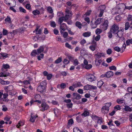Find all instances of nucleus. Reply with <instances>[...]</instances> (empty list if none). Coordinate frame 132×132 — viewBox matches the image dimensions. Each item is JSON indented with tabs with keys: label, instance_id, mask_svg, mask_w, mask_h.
Segmentation results:
<instances>
[{
	"label": "nucleus",
	"instance_id": "c03bdc74",
	"mask_svg": "<svg viewBox=\"0 0 132 132\" xmlns=\"http://www.w3.org/2000/svg\"><path fill=\"white\" fill-rule=\"evenodd\" d=\"M90 85H86L84 87V89L85 90H89L90 89Z\"/></svg>",
	"mask_w": 132,
	"mask_h": 132
},
{
	"label": "nucleus",
	"instance_id": "2f4dec72",
	"mask_svg": "<svg viewBox=\"0 0 132 132\" xmlns=\"http://www.w3.org/2000/svg\"><path fill=\"white\" fill-rule=\"evenodd\" d=\"M33 14L35 15H37L39 14L40 13L39 11L38 10H34L32 12Z\"/></svg>",
	"mask_w": 132,
	"mask_h": 132
},
{
	"label": "nucleus",
	"instance_id": "473e14b6",
	"mask_svg": "<svg viewBox=\"0 0 132 132\" xmlns=\"http://www.w3.org/2000/svg\"><path fill=\"white\" fill-rule=\"evenodd\" d=\"M3 68H2V70H3L4 69H7L8 68H9L10 66L9 65L7 64H3Z\"/></svg>",
	"mask_w": 132,
	"mask_h": 132
},
{
	"label": "nucleus",
	"instance_id": "052dcab7",
	"mask_svg": "<svg viewBox=\"0 0 132 132\" xmlns=\"http://www.w3.org/2000/svg\"><path fill=\"white\" fill-rule=\"evenodd\" d=\"M114 108L115 110H120L121 109L120 106L119 105L115 106L114 107Z\"/></svg>",
	"mask_w": 132,
	"mask_h": 132
},
{
	"label": "nucleus",
	"instance_id": "37998d69",
	"mask_svg": "<svg viewBox=\"0 0 132 132\" xmlns=\"http://www.w3.org/2000/svg\"><path fill=\"white\" fill-rule=\"evenodd\" d=\"M114 49L115 51L118 52H119L121 51L120 48L118 46H115L114 47Z\"/></svg>",
	"mask_w": 132,
	"mask_h": 132
},
{
	"label": "nucleus",
	"instance_id": "4d7b16f0",
	"mask_svg": "<svg viewBox=\"0 0 132 132\" xmlns=\"http://www.w3.org/2000/svg\"><path fill=\"white\" fill-rule=\"evenodd\" d=\"M100 37L101 36L100 35H97L95 37V40L97 41H99L100 38Z\"/></svg>",
	"mask_w": 132,
	"mask_h": 132
},
{
	"label": "nucleus",
	"instance_id": "13d9d810",
	"mask_svg": "<svg viewBox=\"0 0 132 132\" xmlns=\"http://www.w3.org/2000/svg\"><path fill=\"white\" fill-rule=\"evenodd\" d=\"M73 104L72 103H69L67 104V106L68 108H70L72 107Z\"/></svg>",
	"mask_w": 132,
	"mask_h": 132
},
{
	"label": "nucleus",
	"instance_id": "b1692460",
	"mask_svg": "<svg viewBox=\"0 0 132 132\" xmlns=\"http://www.w3.org/2000/svg\"><path fill=\"white\" fill-rule=\"evenodd\" d=\"M36 55H38L36 50H34L31 53V56H35Z\"/></svg>",
	"mask_w": 132,
	"mask_h": 132
},
{
	"label": "nucleus",
	"instance_id": "58836bf2",
	"mask_svg": "<svg viewBox=\"0 0 132 132\" xmlns=\"http://www.w3.org/2000/svg\"><path fill=\"white\" fill-rule=\"evenodd\" d=\"M63 21H65V20H64V17H61L59 19V21L60 24H61Z\"/></svg>",
	"mask_w": 132,
	"mask_h": 132
},
{
	"label": "nucleus",
	"instance_id": "4c0bfd02",
	"mask_svg": "<svg viewBox=\"0 0 132 132\" xmlns=\"http://www.w3.org/2000/svg\"><path fill=\"white\" fill-rule=\"evenodd\" d=\"M62 61V58L61 57H59L55 61V63L57 64L60 63Z\"/></svg>",
	"mask_w": 132,
	"mask_h": 132
},
{
	"label": "nucleus",
	"instance_id": "cd10ccee",
	"mask_svg": "<svg viewBox=\"0 0 132 132\" xmlns=\"http://www.w3.org/2000/svg\"><path fill=\"white\" fill-rule=\"evenodd\" d=\"M102 32V30L99 28L97 29L95 31L96 34L97 35H99Z\"/></svg>",
	"mask_w": 132,
	"mask_h": 132
},
{
	"label": "nucleus",
	"instance_id": "de8ad7c7",
	"mask_svg": "<svg viewBox=\"0 0 132 132\" xmlns=\"http://www.w3.org/2000/svg\"><path fill=\"white\" fill-rule=\"evenodd\" d=\"M100 9V10L104 11L106 8V6L105 5H102L100 6L99 7Z\"/></svg>",
	"mask_w": 132,
	"mask_h": 132
},
{
	"label": "nucleus",
	"instance_id": "69168bd1",
	"mask_svg": "<svg viewBox=\"0 0 132 132\" xmlns=\"http://www.w3.org/2000/svg\"><path fill=\"white\" fill-rule=\"evenodd\" d=\"M47 76V79L48 80H50L52 77V75L51 74H48Z\"/></svg>",
	"mask_w": 132,
	"mask_h": 132
},
{
	"label": "nucleus",
	"instance_id": "a878e982",
	"mask_svg": "<svg viewBox=\"0 0 132 132\" xmlns=\"http://www.w3.org/2000/svg\"><path fill=\"white\" fill-rule=\"evenodd\" d=\"M103 83V82L101 80L98 81L97 83V87L100 88Z\"/></svg>",
	"mask_w": 132,
	"mask_h": 132
},
{
	"label": "nucleus",
	"instance_id": "393cba45",
	"mask_svg": "<svg viewBox=\"0 0 132 132\" xmlns=\"http://www.w3.org/2000/svg\"><path fill=\"white\" fill-rule=\"evenodd\" d=\"M124 110L125 111H132V109L127 106H125Z\"/></svg>",
	"mask_w": 132,
	"mask_h": 132
},
{
	"label": "nucleus",
	"instance_id": "9d476101",
	"mask_svg": "<svg viewBox=\"0 0 132 132\" xmlns=\"http://www.w3.org/2000/svg\"><path fill=\"white\" fill-rule=\"evenodd\" d=\"M129 27L132 28V23L130 24V23L129 22H127L125 24V30H128Z\"/></svg>",
	"mask_w": 132,
	"mask_h": 132
},
{
	"label": "nucleus",
	"instance_id": "c9c22d12",
	"mask_svg": "<svg viewBox=\"0 0 132 132\" xmlns=\"http://www.w3.org/2000/svg\"><path fill=\"white\" fill-rule=\"evenodd\" d=\"M101 62V60H95V63L96 65L98 66L100 65Z\"/></svg>",
	"mask_w": 132,
	"mask_h": 132
},
{
	"label": "nucleus",
	"instance_id": "a19ab883",
	"mask_svg": "<svg viewBox=\"0 0 132 132\" xmlns=\"http://www.w3.org/2000/svg\"><path fill=\"white\" fill-rule=\"evenodd\" d=\"M115 19L117 22H119L121 20V18L120 15H119L115 17Z\"/></svg>",
	"mask_w": 132,
	"mask_h": 132
},
{
	"label": "nucleus",
	"instance_id": "f03ea898",
	"mask_svg": "<svg viewBox=\"0 0 132 132\" xmlns=\"http://www.w3.org/2000/svg\"><path fill=\"white\" fill-rule=\"evenodd\" d=\"M119 29V27L116 24H114L112 26L110 30V31L115 34L118 30Z\"/></svg>",
	"mask_w": 132,
	"mask_h": 132
},
{
	"label": "nucleus",
	"instance_id": "412c9836",
	"mask_svg": "<svg viewBox=\"0 0 132 132\" xmlns=\"http://www.w3.org/2000/svg\"><path fill=\"white\" fill-rule=\"evenodd\" d=\"M75 26L78 27L79 29H80L81 28L82 26L81 24L79 21H77L75 23Z\"/></svg>",
	"mask_w": 132,
	"mask_h": 132
},
{
	"label": "nucleus",
	"instance_id": "a211bd4d",
	"mask_svg": "<svg viewBox=\"0 0 132 132\" xmlns=\"http://www.w3.org/2000/svg\"><path fill=\"white\" fill-rule=\"evenodd\" d=\"M39 27H37L35 30L33 31L34 32H36V34H40L42 33V30L41 29H38Z\"/></svg>",
	"mask_w": 132,
	"mask_h": 132
},
{
	"label": "nucleus",
	"instance_id": "3c124183",
	"mask_svg": "<svg viewBox=\"0 0 132 132\" xmlns=\"http://www.w3.org/2000/svg\"><path fill=\"white\" fill-rule=\"evenodd\" d=\"M79 63L78 60L77 59H76L75 60L73 61V64L75 66L77 65Z\"/></svg>",
	"mask_w": 132,
	"mask_h": 132
},
{
	"label": "nucleus",
	"instance_id": "6ab92c4d",
	"mask_svg": "<svg viewBox=\"0 0 132 132\" xmlns=\"http://www.w3.org/2000/svg\"><path fill=\"white\" fill-rule=\"evenodd\" d=\"M103 21V19L102 18H98L95 21L96 24L97 25L100 24L101 22Z\"/></svg>",
	"mask_w": 132,
	"mask_h": 132
},
{
	"label": "nucleus",
	"instance_id": "1a4fd4ad",
	"mask_svg": "<svg viewBox=\"0 0 132 132\" xmlns=\"http://www.w3.org/2000/svg\"><path fill=\"white\" fill-rule=\"evenodd\" d=\"M73 99L78 100L81 98V97L80 94L77 93H74L73 94Z\"/></svg>",
	"mask_w": 132,
	"mask_h": 132
},
{
	"label": "nucleus",
	"instance_id": "e2e57ef3",
	"mask_svg": "<svg viewBox=\"0 0 132 132\" xmlns=\"http://www.w3.org/2000/svg\"><path fill=\"white\" fill-rule=\"evenodd\" d=\"M112 52V51L111 49L109 48L106 51V53L108 54H110Z\"/></svg>",
	"mask_w": 132,
	"mask_h": 132
},
{
	"label": "nucleus",
	"instance_id": "5fc2aeb1",
	"mask_svg": "<svg viewBox=\"0 0 132 132\" xmlns=\"http://www.w3.org/2000/svg\"><path fill=\"white\" fill-rule=\"evenodd\" d=\"M2 107L3 108L2 110L3 111H6L7 110V108L6 106L5 105H3Z\"/></svg>",
	"mask_w": 132,
	"mask_h": 132
},
{
	"label": "nucleus",
	"instance_id": "6e6552de",
	"mask_svg": "<svg viewBox=\"0 0 132 132\" xmlns=\"http://www.w3.org/2000/svg\"><path fill=\"white\" fill-rule=\"evenodd\" d=\"M13 86L12 85H10L8 86L5 87H4V89L5 91L7 92L12 91L13 89Z\"/></svg>",
	"mask_w": 132,
	"mask_h": 132
},
{
	"label": "nucleus",
	"instance_id": "680f3d73",
	"mask_svg": "<svg viewBox=\"0 0 132 132\" xmlns=\"http://www.w3.org/2000/svg\"><path fill=\"white\" fill-rule=\"evenodd\" d=\"M35 119L36 117H33L32 116H31L30 119V121L32 122H34L35 121Z\"/></svg>",
	"mask_w": 132,
	"mask_h": 132
},
{
	"label": "nucleus",
	"instance_id": "423d86ee",
	"mask_svg": "<svg viewBox=\"0 0 132 132\" xmlns=\"http://www.w3.org/2000/svg\"><path fill=\"white\" fill-rule=\"evenodd\" d=\"M123 29L121 30H118L116 33H115L116 35V36L118 37L119 38H121L123 34Z\"/></svg>",
	"mask_w": 132,
	"mask_h": 132
},
{
	"label": "nucleus",
	"instance_id": "6e6d98bb",
	"mask_svg": "<svg viewBox=\"0 0 132 132\" xmlns=\"http://www.w3.org/2000/svg\"><path fill=\"white\" fill-rule=\"evenodd\" d=\"M70 15L69 14H66L65 16H64V20L65 21L68 20L70 18Z\"/></svg>",
	"mask_w": 132,
	"mask_h": 132
},
{
	"label": "nucleus",
	"instance_id": "0e129e2a",
	"mask_svg": "<svg viewBox=\"0 0 132 132\" xmlns=\"http://www.w3.org/2000/svg\"><path fill=\"white\" fill-rule=\"evenodd\" d=\"M69 62V61L68 60L66 59H64L63 61V63L64 64H68Z\"/></svg>",
	"mask_w": 132,
	"mask_h": 132
},
{
	"label": "nucleus",
	"instance_id": "ddd939ff",
	"mask_svg": "<svg viewBox=\"0 0 132 132\" xmlns=\"http://www.w3.org/2000/svg\"><path fill=\"white\" fill-rule=\"evenodd\" d=\"M67 27V26L66 24L65 23H63L60 26V29L63 30V31H64L65 30V28H66Z\"/></svg>",
	"mask_w": 132,
	"mask_h": 132
},
{
	"label": "nucleus",
	"instance_id": "8fccbe9b",
	"mask_svg": "<svg viewBox=\"0 0 132 132\" xmlns=\"http://www.w3.org/2000/svg\"><path fill=\"white\" fill-rule=\"evenodd\" d=\"M73 123V121L72 119H70L69 120L68 122V125H71Z\"/></svg>",
	"mask_w": 132,
	"mask_h": 132
},
{
	"label": "nucleus",
	"instance_id": "79ce46f5",
	"mask_svg": "<svg viewBox=\"0 0 132 132\" xmlns=\"http://www.w3.org/2000/svg\"><path fill=\"white\" fill-rule=\"evenodd\" d=\"M123 99H118L117 100V102L119 104H121L123 103Z\"/></svg>",
	"mask_w": 132,
	"mask_h": 132
},
{
	"label": "nucleus",
	"instance_id": "4be33fe9",
	"mask_svg": "<svg viewBox=\"0 0 132 132\" xmlns=\"http://www.w3.org/2000/svg\"><path fill=\"white\" fill-rule=\"evenodd\" d=\"M91 35V32H87L83 33V35L86 37H89Z\"/></svg>",
	"mask_w": 132,
	"mask_h": 132
},
{
	"label": "nucleus",
	"instance_id": "ea45409f",
	"mask_svg": "<svg viewBox=\"0 0 132 132\" xmlns=\"http://www.w3.org/2000/svg\"><path fill=\"white\" fill-rule=\"evenodd\" d=\"M73 132H83L80 130L77 127H75L73 129Z\"/></svg>",
	"mask_w": 132,
	"mask_h": 132
},
{
	"label": "nucleus",
	"instance_id": "f3484780",
	"mask_svg": "<svg viewBox=\"0 0 132 132\" xmlns=\"http://www.w3.org/2000/svg\"><path fill=\"white\" fill-rule=\"evenodd\" d=\"M8 54L5 53H1V59H4L8 57Z\"/></svg>",
	"mask_w": 132,
	"mask_h": 132
},
{
	"label": "nucleus",
	"instance_id": "2eb2a0df",
	"mask_svg": "<svg viewBox=\"0 0 132 132\" xmlns=\"http://www.w3.org/2000/svg\"><path fill=\"white\" fill-rule=\"evenodd\" d=\"M81 65L83 68H85L87 69H89L91 68L92 67V65L91 64H88L86 65H85L83 64H81Z\"/></svg>",
	"mask_w": 132,
	"mask_h": 132
},
{
	"label": "nucleus",
	"instance_id": "e433bc0d",
	"mask_svg": "<svg viewBox=\"0 0 132 132\" xmlns=\"http://www.w3.org/2000/svg\"><path fill=\"white\" fill-rule=\"evenodd\" d=\"M73 86H74L75 87H80L81 86H82L80 82H78L77 83L75 84H73Z\"/></svg>",
	"mask_w": 132,
	"mask_h": 132
},
{
	"label": "nucleus",
	"instance_id": "f704fd0d",
	"mask_svg": "<svg viewBox=\"0 0 132 132\" xmlns=\"http://www.w3.org/2000/svg\"><path fill=\"white\" fill-rule=\"evenodd\" d=\"M126 43L127 46L129 45L130 44H132V39L127 40L126 41Z\"/></svg>",
	"mask_w": 132,
	"mask_h": 132
},
{
	"label": "nucleus",
	"instance_id": "c85d7f7f",
	"mask_svg": "<svg viewBox=\"0 0 132 132\" xmlns=\"http://www.w3.org/2000/svg\"><path fill=\"white\" fill-rule=\"evenodd\" d=\"M47 10L48 12L50 13L51 14L53 13V10L51 7H48L47 9Z\"/></svg>",
	"mask_w": 132,
	"mask_h": 132
},
{
	"label": "nucleus",
	"instance_id": "9b49d317",
	"mask_svg": "<svg viewBox=\"0 0 132 132\" xmlns=\"http://www.w3.org/2000/svg\"><path fill=\"white\" fill-rule=\"evenodd\" d=\"M89 112L88 110L87 109H84V111L83 113L81 114L82 116L85 117L88 116Z\"/></svg>",
	"mask_w": 132,
	"mask_h": 132
},
{
	"label": "nucleus",
	"instance_id": "dca6fc26",
	"mask_svg": "<svg viewBox=\"0 0 132 132\" xmlns=\"http://www.w3.org/2000/svg\"><path fill=\"white\" fill-rule=\"evenodd\" d=\"M44 50V47L43 46H40L39 48L37 49V51L38 54L39 53L43 52Z\"/></svg>",
	"mask_w": 132,
	"mask_h": 132
},
{
	"label": "nucleus",
	"instance_id": "f257e3e1",
	"mask_svg": "<svg viewBox=\"0 0 132 132\" xmlns=\"http://www.w3.org/2000/svg\"><path fill=\"white\" fill-rule=\"evenodd\" d=\"M47 85L46 81H42L39 85L37 88V90L41 93H43L45 91V88Z\"/></svg>",
	"mask_w": 132,
	"mask_h": 132
},
{
	"label": "nucleus",
	"instance_id": "f8f14e48",
	"mask_svg": "<svg viewBox=\"0 0 132 132\" xmlns=\"http://www.w3.org/2000/svg\"><path fill=\"white\" fill-rule=\"evenodd\" d=\"M103 54L100 53H98L95 55L94 56L95 57V60H98L101 56H104Z\"/></svg>",
	"mask_w": 132,
	"mask_h": 132
},
{
	"label": "nucleus",
	"instance_id": "bb28decb",
	"mask_svg": "<svg viewBox=\"0 0 132 132\" xmlns=\"http://www.w3.org/2000/svg\"><path fill=\"white\" fill-rule=\"evenodd\" d=\"M5 20L6 22H7L9 23H11L12 22L10 18L8 16H7Z\"/></svg>",
	"mask_w": 132,
	"mask_h": 132
},
{
	"label": "nucleus",
	"instance_id": "49530a36",
	"mask_svg": "<svg viewBox=\"0 0 132 132\" xmlns=\"http://www.w3.org/2000/svg\"><path fill=\"white\" fill-rule=\"evenodd\" d=\"M102 122V119L101 117H99L98 119L97 123L100 125Z\"/></svg>",
	"mask_w": 132,
	"mask_h": 132
},
{
	"label": "nucleus",
	"instance_id": "39448f33",
	"mask_svg": "<svg viewBox=\"0 0 132 132\" xmlns=\"http://www.w3.org/2000/svg\"><path fill=\"white\" fill-rule=\"evenodd\" d=\"M42 108L40 109L41 111H43L47 110L49 108V106L45 103H43L41 104Z\"/></svg>",
	"mask_w": 132,
	"mask_h": 132
},
{
	"label": "nucleus",
	"instance_id": "4468645a",
	"mask_svg": "<svg viewBox=\"0 0 132 132\" xmlns=\"http://www.w3.org/2000/svg\"><path fill=\"white\" fill-rule=\"evenodd\" d=\"M113 75V72L111 71H108L106 73V77L107 78H110Z\"/></svg>",
	"mask_w": 132,
	"mask_h": 132
},
{
	"label": "nucleus",
	"instance_id": "338daca9",
	"mask_svg": "<svg viewBox=\"0 0 132 132\" xmlns=\"http://www.w3.org/2000/svg\"><path fill=\"white\" fill-rule=\"evenodd\" d=\"M51 26L53 27H54L56 26V24L54 21L51 22Z\"/></svg>",
	"mask_w": 132,
	"mask_h": 132
},
{
	"label": "nucleus",
	"instance_id": "20e7f679",
	"mask_svg": "<svg viewBox=\"0 0 132 132\" xmlns=\"http://www.w3.org/2000/svg\"><path fill=\"white\" fill-rule=\"evenodd\" d=\"M108 20L104 21L102 25V29L104 30H107L108 27Z\"/></svg>",
	"mask_w": 132,
	"mask_h": 132
},
{
	"label": "nucleus",
	"instance_id": "864d4df0",
	"mask_svg": "<svg viewBox=\"0 0 132 132\" xmlns=\"http://www.w3.org/2000/svg\"><path fill=\"white\" fill-rule=\"evenodd\" d=\"M20 11V12L25 13H26V10L22 7H20L19 8Z\"/></svg>",
	"mask_w": 132,
	"mask_h": 132
},
{
	"label": "nucleus",
	"instance_id": "774afa93",
	"mask_svg": "<svg viewBox=\"0 0 132 132\" xmlns=\"http://www.w3.org/2000/svg\"><path fill=\"white\" fill-rule=\"evenodd\" d=\"M85 2L88 4H91L92 3L93 1L92 0H86Z\"/></svg>",
	"mask_w": 132,
	"mask_h": 132
},
{
	"label": "nucleus",
	"instance_id": "c756f323",
	"mask_svg": "<svg viewBox=\"0 0 132 132\" xmlns=\"http://www.w3.org/2000/svg\"><path fill=\"white\" fill-rule=\"evenodd\" d=\"M97 25V24H96L95 22L94 23L93 22H92V21H91V26L93 28H96Z\"/></svg>",
	"mask_w": 132,
	"mask_h": 132
},
{
	"label": "nucleus",
	"instance_id": "bf43d9fd",
	"mask_svg": "<svg viewBox=\"0 0 132 132\" xmlns=\"http://www.w3.org/2000/svg\"><path fill=\"white\" fill-rule=\"evenodd\" d=\"M12 32L13 34H14V36L18 32L19 33L18 29L13 30Z\"/></svg>",
	"mask_w": 132,
	"mask_h": 132
},
{
	"label": "nucleus",
	"instance_id": "aec40b11",
	"mask_svg": "<svg viewBox=\"0 0 132 132\" xmlns=\"http://www.w3.org/2000/svg\"><path fill=\"white\" fill-rule=\"evenodd\" d=\"M25 29V28L23 27H21L18 29V30L19 34H20L23 32Z\"/></svg>",
	"mask_w": 132,
	"mask_h": 132
},
{
	"label": "nucleus",
	"instance_id": "72a5a7b5",
	"mask_svg": "<svg viewBox=\"0 0 132 132\" xmlns=\"http://www.w3.org/2000/svg\"><path fill=\"white\" fill-rule=\"evenodd\" d=\"M44 57V54H41L40 55H39L37 56V59L39 60H40L41 59H43Z\"/></svg>",
	"mask_w": 132,
	"mask_h": 132
},
{
	"label": "nucleus",
	"instance_id": "5701e85b",
	"mask_svg": "<svg viewBox=\"0 0 132 132\" xmlns=\"http://www.w3.org/2000/svg\"><path fill=\"white\" fill-rule=\"evenodd\" d=\"M7 36L9 39H10L14 36V34L12 32L8 33Z\"/></svg>",
	"mask_w": 132,
	"mask_h": 132
},
{
	"label": "nucleus",
	"instance_id": "09e8293b",
	"mask_svg": "<svg viewBox=\"0 0 132 132\" xmlns=\"http://www.w3.org/2000/svg\"><path fill=\"white\" fill-rule=\"evenodd\" d=\"M109 69L110 70H113L114 71H116L117 69L116 67L113 65L110 67Z\"/></svg>",
	"mask_w": 132,
	"mask_h": 132
},
{
	"label": "nucleus",
	"instance_id": "0eeeda50",
	"mask_svg": "<svg viewBox=\"0 0 132 132\" xmlns=\"http://www.w3.org/2000/svg\"><path fill=\"white\" fill-rule=\"evenodd\" d=\"M109 108L105 106H103L102 108L101 111L104 114L108 113L109 111Z\"/></svg>",
	"mask_w": 132,
	"mask_h": 132
},
{
	"label": "nucleus",
	"instance_id": "7ed1b4c3",
	"mask_svg": "<svg viewBox=\"0 0 132 132\" xmlns=\"http://www.w3.org/2000/svg\"><path fill=\"white\" fill-rule=\"evenodd\" d=\"M86 79L88 81L92 82L93 81L96 80V78L93 75H89L87 76Z\"/></svg>",
	"mask_w": 132,
	"mask_h": 132
},
{
	"label": "nucleus",
	"instance_id": "7c9ffc66",
	"mask_svg": "<svg viewBox=\"0 0 132 132\" xmlns=\"http://www.w3.org/2000/svg\"><path fill=\"white\" fill-rule=\"evenodd\" d=\"M127 19L129 22L130 23V24L132 23V15H129L127 17Z\"/></svg>",
	"mask_w": 132,
	"mask_h": 132
},
{
	"label": "nucleus",
	"instance_id": "603ef678",
	"mask_svg": "<svg viewBox=\"0 0 132 132\" xmlns=\"http://www.w3.org/2000/svg\"><path fill=\"white\" fill-rule=\"evenodd\" d=\"M65 45L66 47L67 48L70 49H72V48L71 45L69 44L68 43H66L65 44Z\"/></svg>",
	"mask_w": 132,
	"mask_h": 132
},
{
	"label": "nucleus",
	"instance_id": "a18cd8bd",
	"mask_svg": "<svg viewBox=\"0 0 132 132\" xmlns=\"http://www.w3.org/2000/svg\"><path fill=\"white\" fill-rule=\"evenodd\" d=\"M95 47L96 46L95 45H92L89 47V48L92 51H93L95 50Z\"/></svg>",
	"mask_w": 132,
	"mask_h": 132
}]
</instances>
